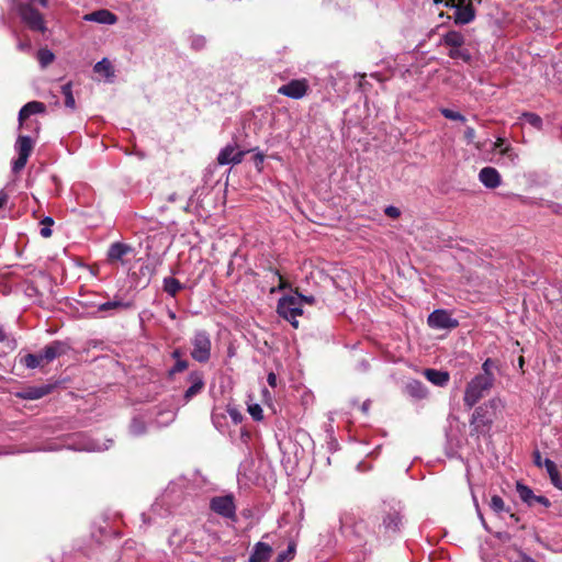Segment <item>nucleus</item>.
<instances>
[{"instance_id":"f257e3e1","label":"nucleus","mask_w":562,"mask_h":562,"mask_svg":"<svg viewBox=\"0 0 562 562\" xmlns=\"http://www.w3.org/2000/svg\"><path fill=\"white\" fill-rule=\"evenodd\" d=\"M497 401L491 400L487 403L476 407L470 420L471 436L480 437L490 431L493 424L492 411L496 407Z\"/></svg>"},{"instance_id":"f03ea898","label":"nucleus","mask_w":562,"mask_h":562,"mask_svg":"<svg viewBox=\"0 0 562 562\" xmlns=\"http://www.w3.org/2000/svg\"><path fill=\"white\" fill-rule=\"evenodd\" d=\"M13 9L21 21L32 31L45 33L47 27L43 15L24 0H13Z\"/></svg>"},{"instance_id":"7ed1b4c3","label":"nucleus","mask_w":562,"mask_h":562,"mask_svg":"<svg viewBox=\"0 0 562 562\" xmlns=\"http://www.w3.org/2000/svg\"><path fill=\"white\" fill-rule=\"evenodd\" d=\"M191 357L193 360L205 363L211 359L212 341L206 330H195L191 338Z\"/></svg>"},{"instance_id":"20e7f679","label":"nucleus","mask_w":562,"mask_h":562,"mask_svg":"<svg viewBox=\"0 0 562 562\" xmlns=\"http://www.w3.org/2000/svg\"><path fill=\"white\" fill-rule=\"evenodd\" d=\"M494 382L488 378H480L475 375L467 385L463 396L464 405L473 407L487 392Z\"/></svg>"},{"instance_id":"39448f33","label":"nucleus","mask_w":562,"mask_h":562,"mask_svg":"<svg viewBox=\"0 0 562 562\" xmlns=\"http://www.w3.org/2000/svg\"><path fill=\"white\" fill-rule=\"evenodd\" d=\"M278 314L291 323L294 328L299 327L297 317L302 315L303 310L300 304V297L294 295H286L279 300Z\"/></svg>"},{"instance_id":"423d86ee","label":"nucleus","mask_w":562,"mask_h":562,"mask_svg":"<svg viewBox=\"0 0 562 562\" xmlns=\"http://www.w3.org/2000/svg\"><path fill=\"white\" fill-rule=\"evenodd\" d=\"M210 508L224 518L233 520L236 518L235 498L232 494L212 497Z\"/></svg>"},{"instance_id":"0eeeda50","label":"nucleus","mask_w":562,"mask_h":562,"mask_svg":"<svg viewBox=\"0 0 562 562\" xmlns=\"http://www.w3.org/2000/svg\"><path fill=\"white\" fill-rule=\"evenodd\" d=\"M14 147L18 153V158L12 162V170L13 172H19L27 162L33 149V140L30 136H19Z\"/></svg>"},{"instance_id":"6e6552de","label":"nucleus","mask_w":562,"mask_h":562,"mask_svg":"<svg viewBox=\"0 0 562 562\" xmlns=\"http://www.w3.org/2000/svg\"><path fill=\"white\" fill-rule=\"evenodd\" d=\"M447 7L454 9L453 20L456 24H468L475 18V11L471 4H464V0H447Z\"/></svg>"},{"instance_id":"1a4fd4ad","label":"nucleus","mask_w":562,"mask_h":562,"mask_svg":"<svg viewBox=\"0 0 562 562\" xmlns=\"http://www.w3.org/2000/svg\"><path fill=\"white\" fill-rule=\"evenodd\" d=\"M427 322L434 329H453L459 325V322L446 310H435L429 314Z\"/></svg>"},{"instance_id":"9d476101","label":"nucleus","mask_w":562,"mask_h":562,"mask_svg":"<svg viewBox=\"0 0 562 562\" xmlns=\"http://www.w3.org/2000/svg\"><path fill=\"white\" fill-rule=\"evenodd\" d=\"M308 90V81L307 79H294L290 82L281 86L278 89V93L285 95L291 99H302Z\"/></svg>"},{"instance_id":"9b49d317","label":"nucleus","mask_w":562,"mask_h":562,"mask_svg":"<svg viewBox=\"0 0 562 562\" xmlns=\"http://www.w3.org/2000/svg\"><path fill=\"white\" fill-rule=\"evenodd\" d=\"M130 302H124L123 300L117 299L116 296L112 301H108L104 303H99L95 305V311L91 313L92 316H112L116 314L121 310H127L131 307Z\"/></svg>"},{"instance_id":"f8f14e48","label":"nucleus","mask_w":562,"mask_h":562,"mask_svg":"<svg viewBox=\"0 0 562 562\" xmlns=\"http://www.w3.org/2000/svg\"><path fill=\"white\" fill-rule=\"evenodd\" d=\"M176 492L175 485L170 484L160 497H158L151 505L154 515L164 517L171 513L172 494Z\"/></svg>"},{"instance_id":"ddd939ff","label":"nucleus","mask_w":562,"mask_h":562,"mask_svg":"<svg viewBox=\"0 0 562 562\" xmlns=\"http://www.w3.org/2000/svg\"><path fill=\"white\" fill-rule=\"evenodd\" d=\"M244 151L239 150L236 145H226L217 156L220 165H237L243 160Z\"/></svg>"},{"instance_id":"4468645a","label":"nucleus","mask_w":562,"mask_h":562,"mask_svg":"<svg viewBox=\"0 0 562 562\" xmlns=\"http://www.w3.org/2000/svg\"><path fill=\"white\" fill-rule=\"evenodd\" d=\"M133 251V248L124 243H113L108 250V260L111 263L121 262L125 263L124 257L130 255Z\"/></svg>"},{"instance_id":"2eb2a0df","label":"nucleus","mask_w":562,"mask_h":562,"mask_svg":"<svg viewBox=\"0 0 562 562\" xmlns=\"http://www.w3.org/2000/svg\"><path fill=\"white\" fill-rule=\"evenodd\" d=\"M479 180L488 189H496L502 182L499 172L493 167L482 168L479 172Z\"/></svg>"},{"instance_id":"dca6fc26","label":"nucleus","mask_w":562,"mask_h":562,"mask_svg":"<svg viewBox=\"0 0 562 562\" xmlns=\"http://www.w3.org/2000/svg\"><path fill=\"white\" fill-rule=\"evenodd\" d=\"M67 349L68 347L65 342L56 340L47 345L40 353L44 363H49L56 358L64 355L67 351Z\"/></svg>"},{"instance_id":"f3484780","label":"nucleus","mask_w":562,"mask_h":562,"mask_svg":"<svg viewBox=\"0 0 562 562\" xmlns=\"http://www.w3.org/2000/svg\"><path fill=\"white\" fill-rule=\"evenodd\" d=\"M403 526V515L397 509H391L383 517V527L386 532H397Z\"/></svg>"},{"instance_id":"a211bd4d","label":"nucleus","mask_w":562,"mask_h":562,"mask_svg":"<svg viewBox=\"0 0 562 562\" xmlns=\"http://www.w3.org/2000/svg\"><path fill=\"white\" fill-rule=\"evenodd\" d=\"M189 382L191 385L188 387V390L184 392V400L188 402L191 398H193L195 395L201 393V391L204 387V379L203 374L198 371H193L188 376Z\"/></svg>"},{"instance_id":"6ab92c4d","label":"nucleus","mask_w":562,"mask_h":562,"mask_svg":"<svg viewBox=\"0 0 562 562\" xmlns=\"http://www.w3.org/2000/svg\"><path fill=\"white\" fill-rule=\"evenodd\" d=\"M83 20L100 24L112 25L116 23L117 16L106 9H101L86 14L83 16Z\"/></svg>"},{"instance_id":"aec40b11","label":"nucleus","mask_w":562,"mask_h":562,"mask_svg":"<svg viewBox=\"0 0 562 562\" xmlns=\"http://www.w3.org/2000/svg\"><path fill=\"white\" fill-rule=\"evenodd\" d=\"M272 554V547L266 542L255 543L248 562H268Z\"/></svg>"},{"instance_id":"412c9836","label":"nucleus","mask_w":562,"mask_h":562,"mask_svg":"<svg viewBox=\"0 0 562 562\" xmlns=\"http://www.w3.org/2000/svg\"><path fill=\"white\" fill-rule=\"evenodd\" d=\"M46 106L44 103L38 101H31L26 103L19 112V123L22 125L23 121L32 114H38L45 112Z\"/></svg>"},{"instance_id":"4be33fe9","label":"nucleus","mask_w":562,"mask_h":562,"mask_svg":"<svg viewBox=\"0 0 562 562\" xmlns=\"http://www.w3.org/2000/svg\"><path fill=\"white\" fill-rule=\"evenodd\" d=\"M426 379L437 386H445L449 382V373L436 369H426L424 371Z\"/></svg>"},{"instance_id":"5701e85b","label":"nucleus","mask_w":562,"mask_h":562,"mask_svg":"<svg viewBox=\"0 0 562 562\" xmlns=\"http://www.w3.org/2000/svg\"><path fill=\"white\" fill-rule=\"evenodd\" d=\"M93 71L102 76L109 82H112L114 79V68L108 58H102L98 61L93 67Z\"/></svg>"},{"instance_id":"b1692460","label":"nucleus","mask_w":562,"mask_h":562,"mask_svg":"<svg viewBox=\"0 0 562 562\" xmlns=\"http://www.w3.org/2000/svg\"><path fill=\"white\" fill-rule=\"evenodd\" d=\"M405 391L409 396L418 400L425 398L428 393L426 386L418 380L407 382Z\"/></svg>"},{"instance_id":"393cba45","label":"nucleus","mask_w":562,"mask_h":562,"mask_svg":"<svg viewBox=\"0 0 562 562\" xmlns=\"http://www.w3.org/2000/svg\"><path fill=\"white\" fill-rule=\"evenodd\" d=\"M441 43L451 49L460 48L464 44V36L458 31H449L442 36Z\"/></svg>"},{"instance_id":"a878e982","label":"nucleus","mask_w":562,"mask_h":562,"mask_svg":"<svg viewBox=\"0 0 562 562\" xmlns=\"http://www.w3.org/2000/svg\"><path fill=\"white\" fill-rule=\"evenodd\" d=\"M543 467L546 468L549 476H550V480H551V483L555 486V487H559L561 488L562 487V481L560 479V473L558 471V468L555 465V463L550 460V459H544L543 460Z\"/></svg>"},{"instance_id":"bb28decb","label":"nucleus","mask_w":562,"mask_h":562,"mask_svg":"<svg viewBox=\"0 0 562 562\" xmlns=\"http://www.w3.org/2000/svg\"><path fill=\"white\" fill-rule=\"evenodd\" d=\"M162 288L167 294L175 297L177 293L184 288V285L181 284L176 278L166 277L162 281Z\"/></svg>"},{"instance_id":"cd10ccee","label":"nucleus","mask_w":562,"mask_h":562,"mask_svg":"<svg viewBox=\"0 0 562 562\" xmlns=\"http://www.w3.org/2000/svg\"><path fill=\"white\" fill-rule=\"evenodd\" d=\"M517 493L522 502H525L529 506L535 505V498L537 495L533 494L531 488L524 484L517 483Z\"/></svg>"},{"instance_id":"c85d7f7f","label":"nucleus","mask_w":562,"mask_h":562,"mask_svg":"<svg viewBox=\"0 0 562 562\" xmlns=\"http://www.w3.org/2000/svg\"><path fill=\"white\" fill-rule=\"evenodd\" d=\"M55 59L54 53L48 48H41L37 52V60L41 66V68H46L48 65H50Z\"/></svg>"},{"instance_id":"c756f323","label":"nucleus","mask_w":562,"mask_h":562,"mask_svg":"<svg viewBox=\"0 0 562 562\" xmlns=\"http://www.w3.org/2000/svg\"><path fill=\"white\" fill-rule=\"evenodd\" d=\"M501 155L504 156V158L506 159L505 164H509L513 166L517 165L519 156L518 153L510 145L502 147Z\"/></svg>"},{"instance_id":"7c9ffc66","label":"nucleus","mask_w":562,"mask_h":562,"mask_svg":"<svg viewBox=\"0 0 562 562\" xmlns=\"http://www.w3.org/2000/svg\"><path fill=\"white\" fill-rule=\"evenodd\" d=\"M61 93L65 97V105L71 110L76 108V101L72 95V86L71 82H67L61 87Z\"/></svg>"},{"instance_id":"2f4dec72","label":"nucleus","mask_w":562,"mask_h":562,"mask_svg":"<svg viewBox=\"0 0 562 562\" xmlns=\"http://www.w3.org/2000/svg\"><path fill=\"white\" fill-rule=\"evenodd\" d=\"M22 363L29 369H35L44 363L41 353H29L22 359Z\"/></svg>"},{"instance_id":"473e14b6","label":"nucleus","mask_w":562,"mask_h":562,"mask_svg":"<svg viewBox=\"0 0 562 562\" xmlns=\"http://www.w3.org/2000/svg\"><path fill=\"white\" fill-rule=\"evenodd\" d=\"M495 367V363L492 359L487 358L483 364H482V373L477 374L480 378H488L490 381L494 382L495 376L493 373V369Z\"/></svg>"},{"instance_id":"72a5a7b5","label":"nucleus","mask_w":562,"mask_h":562,"mask_svg":"<svg viewBox=\"0 0 562 562\" xmlns=\"http://www.w3.org/2000/svg\"><path fill=\"white\" fill-rule=\"evenodd\" d=\"M130 432L136 437L144 435L146 432L145 423L139 418H133L130 425Z\"/></svg>"},{"instance_id":"f704fd0d","label":"nucleus","mask_w":562,"mask_h":562,"mask_svg":"<svg viewBox=\"0 0 562 562\" xmlns=\"http://www.w3.org/2000/svg\"><path fill=\"white\" fill-rule=\"evenodd\" d=\"M295 555V543L291 542L288 546V549L280 552L276 559V562H289Z\"/></svg>"},{"instance_id":"c9c22d12","label":"nucleus","mask_w":562,"mask_h":562,"mask_svg":"<svg viewBox=\"0 0 562 562\" xmlns=\"http://www.w3.org/2000/svg\"><path fill=\"white\" fill-rule=\"evenodd\" d=\"M490 507L496 514H501L503 512H509V509L506 508L503 498L498 495L492 496L491 502H490Z\"/></svg>"},{"instance_id":"e433bc0d","label":"nucleus","mask_w":562,"mask_h":562,"mask_svg":"<svg viewBox=\"0 0 562 562\" xmlns=\"http://www.w3.org/2000/svg\"><path fill=\"white\" fill-rule=\"evenodd\" d=\"M47 392L48 391L45 387H32V389L27 390L26 392H24L22 394V397L27 398V400H37V398H41L44 395H46Z\"/></svg>"},{"instance_id":"4c0bfd02","label":"nucleus","mask_w":562,"mask_h":562,"mask_svg":"<svg viewBox=\"0 0 562 562\" xmlns=\"http://www.w3.org/2000/svg\"><path fill=\"white\" fill-rule=\"evenodd\" d=\"M189 42L190 47L194 50H201L206 46V38L203 35H191Z\"/></svg>"},{"instance_id":"58836bf2","label":"nucleus","mask_w":562,"mask_h":562,"mask_svg":"<svg viewBox=\"0 0 562 562\" xmlns=\"http://www.w3.org/2000/svg\"><path fill=\"white\" fill-rule=\"evenodd\" d=\"M522 119L528 124H530L531 126L536 127L537 130H541V127H542V119L538 114L531 113V112H526V113L522 114Z\"/></svg>"},{"instance_id":"ea45409f","label":"nucleus","mask_w":562,"mask_h":562,"mask_svg":"<svg viewBox=\"0 0 562 562\" xmlns=\"http://www.w3.org/2000/svg\"><path fill=\"white\" fill-rule=\"evenodd\" d=\"M440 112L448 120L460 121V122L465 121V116L462 115L460 112H457V111H453V110H450L447 108L441 109Z\"/></svg>"},{"instance_id":"a19ab883","label":"nucleus","mask_w":562,"mask_h":562,"mask_svg":"<svg viewBox=\"0 0 562 562\" xmlns=\"http://www.w3.org/2000/svg\"><path fill=\"white\" fill-rule=\"evenodd\" d=\"M189 362L186 359H178L175 362L173 367L169 370V375H175L177 373L183 372L188 369Z\"/></svg>"},{"instance_id":"79ce46f5","label":"nucleus","mask_w":562,"mask_h":562,"mask_svg":"<svg viewBox=\"0 0 562 562\" xmlns=\"http://www.w3.org/2000/svg\"><path fill=\"white\" fill-rule=\"evenodd\" d=\"M248 413L255 420H261L263 418V412L259 404L249 405Z\"/></svg>"},{"instance_id":"37998d69","label":"nucleus","mask_w":562,"mask_h":562,"mask_svg":"<svg viewBox=\"0 0 562 562\" xmlns=\"http://www.w3.org/2000/svg\"><path fill=\"white\" fill-rule=\"evenodd\" d=\"M109 446L106 445H97L94 442H87L80 447H78V450H85V451H103L106 450Z\"/></svg>"},{"instance_id":"c03bdc74","label":"nucleus","mask_w":562,"mask_h":562,"mask_svg":"<svg viewBox=\"0 0 562 562\" xmlns=\"http://www.w3.org/2000/svg\"><path fill=\"white\" fill-rule=\"evenodd\" d=\"M44 227L41 228V235L45 238L49 237L52 235L50 226L54 224V221L52 217L46 216L43 220Z\"/></svg>"},{"instance_id":"a18cd8bd","label":"nucleus","mask_w":562,"mask_h":562,"mask_svg":"<svg viewBox=\"0 0 562 562\" xmlns=\"http://www.w3.org/2000/svg\"><path fill=\"white\" fill-rule=\"evenodd\" d=\"M449 57L451 58H462L464 60L470 59V55L467 52L461 50L460 48H453L449 52Z\"/></svg>"},{"instance_id":"49530a36","label":"nucleus","mask_w":562,"mask_h":562,"mask_svg":"<svg viewBox=\"0 0 562 562\" xmlns=\"http://www.w3.org/2000/svg\"><path fill=\"white\" fill-rule=\"evenodd\" d=\"M227 413L231 417V419L235 423V424H238L243 420V415L240 414V412L237 409V408H234V407H229L227 409Z\"/></svg>"},{"instance_id":"de8ad7c7","label":"nucleus","mask_w":562,"mask_h":562,"mask_svg":"<svg viewBox=\"0 0 562 562\" xmlns=\"http://www.w3.org/2000/svg\"><path fill=\"white\" fill-rule=\"evenodd\" d=\"M385 215L392 218H397L401 215L400 210L396 206L389 205L384 210Z\"/></svg>"},{"instance_id":"09e8293b","label":"nucleus","mask_w":562,"mask_h":562,"mask_svg":"<svg viewBox=\"0 0 562 562\" xmlns=\"http://www.w3.org/2000/svg\"><path fill=\"white\" fill-rule=\"evenodd\" d=\"M296 297H300V304L302 305V303H306V304H314L315 303V297L312 296V295H303V294H300V293H295Z\"/></svg>"},{"instance_id":"8fccbe9b","label":"nucleus","mask_w":562,"mask_h":562,"mask_svg":"<svg viewBox=\"0 0 562 562\" xmlns=\"http://www.w3.org/2000/svg\"><path fill=\"white\" fill-rule=\"evenodd\" d=\"M464 138L468 143H473L475 138V130L473 127H467L464 131Z\"/></svg>"},{"instance_id":"3c124183","label":"nucleus","mask_w":562,"mask_h":562,"mask_svg":"<svg viewBox=\"0 0 562 562\" xmlns=\"http://www.w3.org/2000/svg\"><path fill=\"white\" fill-rule=\"evenodd\" d=\"M543 460H544V459H542L541 453H540L538 450H536V451L533 452V463H535L537 467L542 468V467H543Z\"/></svg>"},{"instance_id":"603ef678","label":"nucleus","mask_w":562,"mask_h":562,"mask_svg":"<svg viewBox=\"0 0 562 562\" xmlns=\"http://www.w3.org/2000/svg\"><path fill=\"white\" fill-rule=\"evenodd\" d=\"M536 503H539L541 505H543L544 507H549L550 506V501L544 497V496H541V495H537L536 498H535V504Z\"/></svg>"},{"instance_id":"864d4df0","label":"nucleus","mask_w":562,"mask_h":562,"mask_svg":"<svg viewBox=\"0 0 562 562\" xmlns=\"http://www.w3.org/2000/svg\"><path fill=\"white\" fill-rule=\"evenodd\" d=\"M473 501H474V505H475V508H476L477 516H479L482 525L486 528L484 517H483V515L481 513V509H480V506H479V503H477V499H476L475 496H473Z\"/></svg>"},{"instance_id":"5fc2aeb1","label":"nucleus","mask_w":562,"mask_h":562,"mask_svg":"<svg viewBox=\"0 0 562 562\" xmlns=\"http://www.w3.org/2000/svg\"><path fill=\"white\" fill-rule=\"evenodd\" d=\"M267 381H268V384L271 387H276L277 386V375L273 372H270L268 374Z\"/></svg>"},{"instance_id":"6e6d98bb","label":"nucleus","mask_w":562,"mask_h":562,"mask_svg":"<svg viewBox=\"0 0 562 562\" xmlns=\"http://www.w3.org/2000/svg\"><path fill=\"white\" fill-rule=\"evenodd\" d=\"M18 48L23 52H27L31 49V43L30 42H19Z\"/></svg>"},{"instance_id":"4d7b16f0","label":"nucleus","mask_w":562,"mask_h":562,"mask_svg":"<svg viewBox=\"0 0 562 562\" xmlns=\"http://www.w3.org/2000/svg\"><path fill=\"white\" fill-rule=\"evenodd\" d=\"M8 201V194L1 190L0 191V209L7 203Z\"/></svg>"},{"instance_id":"13d9d810","label":"nucleus","mask_w":562,"mask_h":562,"mask_svg":"<svg viewBox=\"0 0 562 562\" xmlns=\"http://www.w3.org/2000/svg\"><path fill=\"white\" fill-rule=\"evenodd\" d=\"M171 357L178 361V359H182V351L180 349H175L171 353Z\"/></svg>"},{"instance_id":"bf43d9fd","label":"nucleus","mask_w":562,"mask_h":562,"mask_svg":"<svg viewBox=\"0 0 562 562\" xmlns=\"http://www.w3.org/2000/svg\"><path fill=\"white\" fill-rule=\"evenodd\" d=\"M25 2H27L30 5H32L34 2H38L43 8H46L47 7V0H24Z\"/></svg>"},{"instance_id":"052dcab7","label":"nucleus","mask_w":562,"mask_h":562,"mask_svg":"<svg viewBox=\"0 0 562 562\" xmlns=\"http://www.w3.org/2000/svg\"><path fill=\"white\" fill-rule=\"evenodd\" d=\"M507 144H505V140L503 138H497L495 142V148H498L499 151L502 150V147H505Z\"/></svg>"},{"instance_id":"680f3d73","label":"nucleus","mask_w":562,"mask_h":562,"mask_svg":"<svg viewBox=\"0 0 562 562\" xmlns=\"http://www.w3.org/2000/svg\"><path fill=\"white\" fill-rule=\"evenodd\" d=\"M80 304L85 307H95V303L91 302V300L88 301H81Z\"/></svg>"},{"instance_id":"e2e57ef3","label":"nucleus","mask_w":562,"mask_h":562,"mask_svg":"<svg viewBox=\"0 0 562 562\" xmlns=\"http://www.w3.org/2000/svg\"><path fill=\"white\" fill-rule=\"evenodd\" d=\"M369 406H370V402L369 401H366L362 406H361V409L362 412L367 413L369 411Z\"/></svg>"},{"instance_id":"0e129e2a","label":"nucleus","mask_w":562,"mask_h":562,"mask_svg":"<svg viewBox=\"0 0 562 562\" xmlns=\"http://www.w3.org/2000/svg\"><path fill=\"white\" fill-rule=\"evenodd\" d=\"M5 339V331L3 327L0 325V341H3Z\"/></svg>"},{"instance_id":"69168bd1","label":"nucleus","mask_w":562,"mask_h":562,"mask_svg":"<svg viewBox=\"0 0 562 562\" xmlns=\"http://www.w3.org/2000/svg\"><path fill=\"white\" fill-rule=\"evenodd\" d=\"M524 364H525V359H524V357H519V359H518V367H519V369H522V368H524Z\"/></svg>"},{"instance_id":"338daca9","label":"nucleus","mask_w":562,"mask_h":562,"mask_svg":"<svg viewBox=\"0 0 562 562\" xmlns=\"http://www.w3.org/2000/svg\"><path fill=\"white\" fill-rule=\"evenodd\" d=\"M177 200V194L176 193H172L168 196V201L169 202H175Z\"/></svg>"},{"instance_id":"774afa93","label":"nucleus","mask_w":562,"mask_h":562,"mask_svg":"<svg viewBox=\"0 0 562 562\" xmlns=\"http://www.w3.org/2000/svg\"><path fill=\"white\" fill-rule=\"evenodd\" d=\"M168 316L171 319H176V313L173 311H171V310L168 311Z\"/></svg>"}]
</instances>
